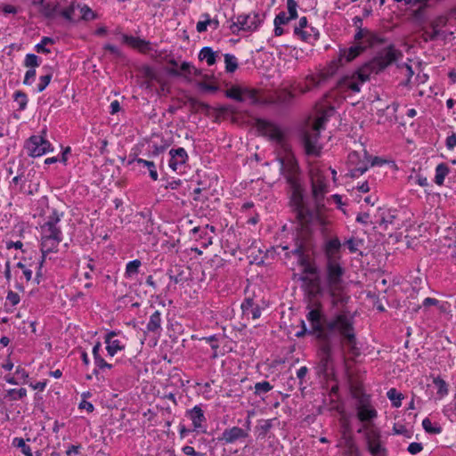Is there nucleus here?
<instances>
[{
	"label": "nucleus",
	"mask_w": 456,
	"mask_h": 456,
	"mask_svg": "<svg viewBox=\"0 0 456 456\" xmlns=\"http://www.w3.org/2000/svg\"><path fill=\"white\" fill-rule=\"evenodd\" d=\"M13 98L14 102L19 105V110H23L26 109L28 103V97L26 94L21 91H17L14 93Z\"/></svg>",
	"instance_id": "nucleus-38"
},
{
	"label": "nucleus",
	"mask_w": 456,
	"mask_h": 456,
	"mask_svg": "<svg viewBox=\"0 0 456 456\" xmlns=\"http://www.w3.org/2000/svg\"><path fill=\"white\" fill-rule=\"evenodd\" d=\"M333 112H334V109L333 108H330V109L325 110L324 111H322L316 118V120L314 121V125H313V126L311 128L320 132L322 129L324 128L325 123L327 122L329 117H330L333 114Z\"/></svg>",
	"instance_id": "nucleus-25"
},
{
	"label": "nucleus",
	"mask_w": 456,
	"mask_h": 456,
	"mask_svg": "<svg viewBox=\"0 0 456 456\" xmlns=\"http://www.w3.org/2000/svg\"><path fill=\"white\" fill-rule=\"evenodd\" d=\"M17 267L21 269L23 272L24 276L26 277V280L28 281L32 278V271L30 269H28L24 264L21 262H19L17 264Z\"/></svg>",
	"instance_id": "nucleus-57"
},
{
	"label": "nucleus",
	"mask_w": 456,
	"mask_h": 456,
	"mask_svg": "<svg viewBox=\"0 0 456 456\" xmlns=\"http://www.w3.org/2000/svg\"><path fill=\"white\" fill-rule=\"evenodd\" d=\"M364 433L365 441L370 453L373 456L384 453L387 450L382 445L380 441V432L375 428H368L364 427L358 429V433Z\"/></svg>",
	"instance_id": "nucleus-8"
},
{
	"label": "nucleus",
	"mask_w": 456,
	"mask_h": 456,
	"mask_svg": "<svg viewBox=\"0 0 456 456\" xmlns=\"http://www.w3.org/2000/svg\"><path fill=\"white\" fill-rule=\"evenodd\" d=\"M12 444L18 448H20L22 453L25 456H33L30 447L25 444V441L23 438L15 437L12 441Z\"/></svg>",
	"instance_id": "nucleus-36"
},
{
	"label": "nucleus",
	"mask_w": 456,
	"mask_h": 456,
	"mask_svg": "<svg viewBox=\"0 0 456 456\" xmlns=\"http://www.w3.org/2000/svg\"><path fill=\"white\" fill-rule=\"evenodd\" d=\"M308 24L306 17H301L298 21V25L294 28V34L297 36L303 41L309 42L311 40H316V33L310 34L308 33Z\"/></svg>",
	"instance_id": "nucleus-20"
},
{
	"label": "nucleus",
	"mask_w": 456,
	"mask_h": 456,
	"mask_svg": "<svg viewBox=\"0 0 456 456\" xmlns=\"http://www.w3.org/2000/svg\"><path fill=\"white\" fill-rule=\"evenodd\" d=\"M61 240H52V239H43L41 238L40 250L42 253L41 261L39 263V270L37 273L36 280L37 282L39 283V277L41 276V267L45 261L46 255L51 252H57L59 244Z\"/></svg>",
	"instance_id": "nucleus-11"
},
{
	"label": "nucleus",
	"mask_w": 456,
	"mask_h": 456,
	"mask_svg": "<svg viewBox=\"0 0 456 456\" xmlns=\"http://www.w3.org/2000/svg\"><path fill=\"white\" fill-rule=\"evenodd\" d=\"M434 382L438 387L439 394L444 395V394L447 393L446 383L443 379H435Z\"/></svg>",
	"instance_id": "nucleus-60"
},
{
	"label": "nucleus",
	"mask_w": 456,
	"mask_h": 456,
	"mask_svg": "<svg viewBox=\"0 0 456 456\" xmlns=\"http://www.w3.org/2000/svg\"><path fill=\"white\" fill-rule=\"evenodd\" d=\"M123 41L134 47V48H137L139 49L140 51H142V52H145L147 50H149V43L146 42L145 40H142L139 37H132V36H127V35H124L123 36Z\"/></svg>",
	"instance_id": "nucleus-23"
},
{
	"label": "nucleus",
	"mask_w": 456,
	"mask_h": 456,
	"mask_svg": "<svg viewBox=\"0 0 456 456\" xmlns=\"http://www.w3.org/2000/svg\"><path fill=\"white\" fill-rule=\"evenodd\" d=\"M256 125L257 131L268 137L282 151L278 155L280 170L290 187V202L298 205L301 201L299 167L287 142L285 133L276 124L265 119H257Z\"/></svg>",
	"instance_id": "nucleus-3"
},
{
	"label": "nucleus",
	"mask_w": 456,
	"mask_h": 456,
	"mask_svg": "<svg viewBox=\"0 0 456 456\" xmlns=\"http://www.w3.org/2000/svg\"><path fill=\"white\" fill-rule=\"evenodd\" d=\"M449 167L445 163H440L436 167L435 183L443 185L445 176L449 174Z\"/></svg>",
	"instance_id": "nucleus-28"
},
{
	"label": "nucleus",
	"mask_w": 456,
	"mask_h": 456,
	"mask_svg": "<svg viewBox=\"0 0 456 456\" xmlns=\"http://www.w3.org/2000/svg\"><path fill=\"white\" fill-rule=\"evenodd\" d=\"M225 70L229 73L234 72L238 68L237 58L230 53L224 54Z\"/></svg>",
	"instance_id": "nucleus-33"
},
{
	"label": "nucleus",
	"mask_w": 456,
	"mask_h": 456,
	"mask_svg": "<svg viewBox=\"0 0 456 456\" xmlns=\"http://www.w3.org/2000/svg\"><path fill=\"white\" fill-rule=\"evenodd\" d=\"M357 417L362 422L377 418V411L370 404V397L357 402Z\"/></svg>",
	"instance_id": "nucleus-12"
},
{
	"label": "nucleus",
	"mask_w": 456,
	"mask_h": 456,
	"mask_svg": "<svg viewBox=\"0 0 456 456\" xmlns=\"http://www.w3.org/2000/svg\"><path fill=\"white\" fill-rule=\"evenodd\" d=\"M408 452L411 454H417L423 450V446L420 443H411L408 446Z\"/></svg>",
	"instance_id": "nucleus-54"
},
{
	"label": "nucleus",
	"mask_w": 456,
	"mask_h": 456,
	"mask_svg": "<svg viewBox=\"0 0 456 456\" xmlns=\"http://www.w3.org/2000/svg\"><path fill=\"white\" fill-rule=\"evenodd\" d=\"M423 428L426 430V432L430 434H439L441 432L440 428H436L433 426L431 420L428 418L424 419L422 421Z\"/></svg>",
	"instance_id": "nucleus-49"
},
{
	"label": "nucleus",
	"mask_w": 456,
	"mask_h": 456,
	"mask_svg": "<svg viewBox=\"0 0 456 456\" xmlns=\"http://www.w3.org/2000/svg\"><path fill=\"white\" fill-rule=\"evenodd\" d=\"M335 70H329L327 73L321 72L316 76L310 75L305 77V81L304 84H298L295 90L298 91L301 94H305L311 91L314 88H317L320 85L328 79L330 76H331Z\"/></svg>",
	"instance_id": "nucleus-10"
},
{
	"label": "nucleus",
	"mask_w": 456,
	"mask_h": 456,
	"mask_svg": "<svg viewBox=\"0 0 456 456\" xmlns=\"http://www.w3.org/2000/svg\"><path fill=\"white\" fill-rule=\"evenodd\" d=\"M403 54L394 46L383 49L374 60L361 67L352 75L343 77L338 83L342 90H350L354 93L361 91V86L370 80L372 72L378 73L402 58Z\"/></svg>",
	"instance_id": "nucleus-4"
},
{
	"label": "nucleus",
	"mask_w": 456,
	"mask_h": 456,
	"mask_svg": "<svg viewBox=\"0 0 456 456\" xmlns=\"http://www.w3.org/2000/svg\"><path fill=\"white\" fill-rule=\"evenodd\" d=\"M183 452L190 456H203V453L196 452L193 447L186 445L183 447Z\"/></svg>",
	"instance_id": "nucleus-59"
},
{
	"label": "nucleus",
	"mask_w": 456,
	"mask_h": 456,
	"mask_svg": "<svg viewBox=\"0 0 456 456\" xmlns=\"http://www.w3.org/2000/svg\"><path fill=\"white\" fill-rule=\"evenodd\" d=\"M59 15L69 20H76L78 19L77 4L71 3L69 6L64 8L60 4Z\"/></svg>",
	"instance_id": "nucleus-24"
},
{
	"label": "nucleus",
	"mask_w": 456,
	"mask_h": 456,
	"mask_svg": "<svg viewBox=\"0 0 456 456\" xmlns=\"http://www.w3.org/2000/svg\"><path fill=\"white\" fill-rule=\"evenodd\" d=\"M248 432L241 428L232 427L224 430L220 440L224 441L225 444H233L238 440L248 437Z\"/></svg>",
	"instance_id": "nucleus-16"
},
{
	"label": "nucleus",
	"mask_w": 456,
	"mask_h": 456,
	"mask_svg": "<svg viewBox=\"0 0 456 456\" xmlns=\"http://www.w3.org/2000/svg\"><path fill=\"white\" fill-rule=\"evenodd\" d=\"M291 20L292 19H289V15H287L286 12H281L276 15L274 19V23L285 25L289 23Z\"/></svg>",
	"instance_id": "nucleus-52"
},
{
	"label": "nucleus",
	"mask_w": 456,
	"mask_h": 456,
	"mask_svg": "<svg viewBox=\"0 0 456 456\" xmlns=\"http://www.w3.org/2000/svg\"><path fill=\"white\" fill-rule=\"evenodd\" d=\"M369 160H360L359 163L355 165L354 168L351 169V176L352 177H359L362 174H364L369 168Z\"/></svg>",
	"instance_id": "nucleus-32"
},
{
	"label": "nucleus",
	"mask_w": 456,
	"mask_h": 456,
	"mask_svg": "<svg viewBox=\"0 0 456 456\" xmlns=\"http://www.w3.org/2000/svg\"><path fill=\"white\" fill-rule=\"evenodd\" d=\"M447 23V19L444 16H439L431 21L430 27L432 28L431 31L424 30L422 37L424 41H433L436 40L440 33V28L444 27Z\"/></svg>",
	"instance_id": "nucleus-14"
},
{
	"label": "nucleus",
	"mask_w": 456,
	"mask_h": 456,
	"mask_svg": "<svg viewBox=\"0 0 456 456\" xmlns=\"http://www.w3.org/2000/svg\"><path fill=\"white\" fill-rule=\"evenodd\" d=\"M242 94V88L240 87H232L226 91V96L237 102L243 101L244 98Z\"/></svg>",
	"instance_id": "nucleus-43"
},
{
	"label": "nucleus",
	"mask_w": 456,
	"mask_h": 456,
	"mask_svg": "<svg viewBox=\"0 0 456 456\" xmlns=\"http://www.w3.org/2000/svg\"><path fill=\"white\" fill-rule=\"evenodd\" d=\"M287 7L289 11V19H296L297 17V4L295 0H287Z\"/></svg>",
	"instance_id": "nucleus-50"
},
{
	"label": "nucleus",
	"mask_w": 456,
	"mask_h": 456,
	"mask_svg": "<svg viewBox=\"0 0 456 456\" xmlns=\"http://www.w3.org/2000/svg\"><path fill=\"white\" fill-rule=\"evenodd\" d=\"M186 416L191 420L193 430L198 432H206L203 424L207 419L200 406L195 405L192 409L188 410L186 411Z\"/></svg>",
	"instance_id": "nucleus-13"
},
{
	"label": "nucleus",
	"mask_w": 456,
	"mask_h": 456,
	"mask_svg": "<svg viewBox=\"0 0 456 456\" xmlns=\"http://www.w3.org/2000/svg\"><path fill=\"white\" fill-rule=\"evenodd\" d=\"M36 77V69H29L27 70L24 77L23 83L25 85H31L32 81L35 79Z\"/></svg>",
	"instance_id": "nucleus-55"
},
{
	"label": "nucleus",
	"mask_w": 456,
	"mask_h": 456,
	"mask_svg": "<svg viewBox=\"0 0 456 456\" xmlns=\"http://www.w3.org/2000/svg\"><path fill=\"white\" fill-rule=\"evenodd\" d=\"M346 456H362V453L356 445V444L352 440L349 439L346 441Z\"/></svg>",
	"instance_id": "nucleus-42"
},
{
	"label": "nucleus",
	"mask_w": 456,
	"mask_h": 456,
	"mask_svg": "<svg viewBox=\"0 0 456 456\" xmlns=\"http://www.w3.org/2000/svg\"><path fill=\"white\" fill-rule=\"evenodd\" d=\"M20 296L18 293L10 290L6 297V301L9 302L12 306L16 305L20 302Z\"/></svg>",
	"instance_id": "nucleus-53"
},
{
	"label": "nucleus",
	"mask_w": 456,
	"mask_h": 456,
	"mask_svg": "<svg viewBox=\"0 0 456 456\" xmlns=\"http://www.w3.org/2000/svg\"><path fill=\"white\" fill-rule=\"evenodd\" d=\"M161 323V313L159 310H156L150 316V320L146 325L147 332L159 334L162 330Z\"/></svg>",
	"instance_id": "nucleus-22"
},
{
	"label": "nucleus",
	"mask_w": 456,
	"mask_h": 456,
	"mask_svg": "<svg viewBox=\"0 0 456 456\" xmlns=\"http://www.w3.org/2000/svg\"><path fill=\"white\" fill-rule=\"evenodd\" d=\"M135 161L138 164H142L143 167H147V170H149L150 176L152 180H158L159 175L153 161H149L142 159H137Z\"/></svg>",
	"instance_id": "nucleus-31"
},
{
	"label": "nucleus",
	"mask_w": 456,
	"mask_h": 456,
	"mask_svg": "<svg viewBox=\"0 0 456 456\" xmlns=\"http://www.w3.org/2000/svg\"><path fill=\"white\" fill-rule=\"evenodd\" d=\"M242 102H248L249 103H255L257 101L256 92L248 88H242Z\"/></svg>",
	"instance_id": "nucleus-44"
},
{
	"label": "nucleus",
	"mask_w": 456,
	"mask_h": 456,
	"mask_svg": "<svg viewBox=\"0 0 456 456\" xmlns=\"http://www.w3.org/2000/svg\"><path fill=\"white\" fill-rule=\"evenodd\" d=\"M345 245L348 248L349 251L352 252V253H354V252H356L358 250L359 243L354 238H351V239L347 240L345 242Z\"/></svg>",
	"instance_id": "nucleus-56"
},
{
	"label": "nucleus",
	"mask_w": 456,
	"mask_h": 456,
	"mask_svg": "<svg viewBox=\"0 0 456 456\" xmlns=\"http://www.w3.org/2000/svg\"><path fill=\"white\" fill-rule=\"evenodd\" d=\"M169 167L174 171H176L179 168V167L184 165L188 159V154L186 151L182 147H179L177 149H171L169 151Z\"/></svg>",
	"instance_id": "nucleus-15"
},
{
	"label": "nucleus",
	"mask_w": 456,
	"mask_h": 456,
	"mask_svg": "<svg viewBox=\"0 0 456 456\" xmlns=\"http://www.w3.org/2000/svg\"><path fill=\"white\" fill-rule=\"evenodd\" d=\"M456 146V134H452L446 138V147L452 150Z\"/></svg>",
	"instance_id": "nucleus-63"
},
{
	"label": "nucleus",
	"mask_w": 456,
	"mask_h": 456,
	"mask_svg": "<svg viewBox=\"0 0 456 456\" xmlns=\"http://www.w3.org/2000/svg\"><path fill=\"white\" fill-rule=\"evenodd\" d=\"M255 395H261L273 389V386L268 381L257 382L255 384Z\"/></svg>",
	"instance_id": "nucleus-37"
},
{
	"label": "nucleus",
	"mask_w": 456,
	"mask_h": 456,
	"mask_svg": "<svg viewBox=\"0 0 456 456\" xmlns=\"http://www.w3.org/2000/svg\"><path fill=\"white\" fill-rule=\"evenodd\" d=\"M142 265V262L139 259L130 261L126 265L125 276L126 278H132L139 273V268Z\"/></svg>",
	"instance_id": "nucleus-29"
},
{
	"label": "nucleus",
	"mask_w": 456,
	"mask_h": 456,
	"mask_svg": "<svg viewBox=\"0 0 456 456\" xmlns=\"http://www.w3.org/2000/svg\"><path fill=\"white\" fill-rule=\"evenodd\" d=\"M24 64L26 67L35 69L36 67L39 66V59L34 53H28L25 57Z\"/></svg>",
	"instance_id": "nucleus-48"
},
{
	"label": "nucleus",
	"mask_w": 456,
	"mask_h": 456,
	"mask_svg": "<svg viewBox=\"0 0 456 456\" xmlns=\"http://www.w3.org/2000/svg\"><path fill=\"white\" fill-rule=\"evenodd\" d=\"M193 67L189 63V62H183L180 66V69H171L169 70V73L172 74V75H175V76H179L181 75L182 73H188V74H191V69Z\"/></svg>",
	"instance_id": "nucleus-46"
},
{
	"label": "nucleus",
	"mask_w": 456,
	"mask_h": 456,
	"mask_svg": "<svg viewBox=\"0 0 456 456\" xmlns=\"http://www.w3.org/2000/svg\"><path fill=\"white\" fill-rule=\"evenodd\" d=\"M78 10V19H83L85 20H94L95 15L94 12L86 5L81 6L77 4Z\"/></svg>",
	"instance_id": "nucleus-35"
},
{
	"label": "nucleus",
	"mask_w": 456,
	"mask_h": 456,
	"mask_svg": "<svg viewBox=\"0 0 456 456\" xmlns=\"http://www.w3.org/2000/svg\"><path fill=\"white\" fill-rule=\"evenodd\" d=\"M60 220V215L53 209L52 214L47 216L46 221L40 227L41 238L62 240V232L58 226Z\"/></svg>",
	"instance_id": "nucleus-6"
},
{
	"label": "nucleus",
	"mask_w": 456,
	"mask_h": 456,
	"mask_svg": "<svg viewBox=\"0 0 456 456\" xmlns=\"http://www.w3.org/2000/svg\"><path fill=\"white\" fill-rule=\"evenodd\" d=\"M25 149L28 155L32 158L41 157L53 151L50 142L41 135L30 136L25 143Z\"/></svg>",
	"instance_id": "nucleus-7"
},
{
	"label": "nucleus",
	"mask_w": 456,
	"mask_h": 456,
	"mask_svg": "<svg viewBox=\"0 0 456 456\" xmlns=\"http://www.w3.org/2000/svg\"><path fill=\"white\" fill-rule=\"evenodd\" d=\"M264 14L259 13H248L240 14L236 17V20L232 21L230 28L233 34L238 33L240 30L243 31H253L256 30L264 20Z\"/></svg>",
	"instance_id": "nucleus-5"
},
{
	"label": "nucleus",
	"mask_w": 456,
	"mask_h": 456,
	"mask_svg": "<svg viewBox=\"0 0 456 456\" xmlns=\"http://www.w3.org/2000/svg\"><path fill=\"white\" fill-rule=\"evenodd\" d=\"M387 395L395 407H399L401 405L403 396L402 394L398 393L395 388L389 389L387 393Z\"/></svg>",
	"instance_id": "nucleus-39"
},
{
	"label": "nucleus",
	"mask_w": 456,
	"mask_h": 456,
	"mask_svg": "<svg viewBox=\"0 0 456 456\" xmlns=\"http://www.w3.org/2000/svg\"><path fill=\"white\" fill-rule=\"evenodd\" d=\"M116 333L114 331L109 332L105 336L106 350L110 356H114L118 351L125 348V345L120 340L115 338Z\"/></svg>",
	"instance_id": "nucleus-19"
},
{
	"label": "nucleus",
	"mask_w": 456,
	"mask_h": 456,
	"mask_svg": "<svg viewBox=\"0 0 456 456\" xmlns=\"http://www.w3.org/2000/svg\"><path fill=\"white\" fill-rule=\"evenodd\" d=\"M340 240L338 238L329 240L325 243L324 254L326 258V288L330 298V311L333 315L328 320L322 314V305L315 302L314 308H311L306 314L310 322L311 330L320 340V350L322 354V364L324 368L332 362L334 347L332 338L337 335L339 342L341 356H345V348L347 347L350 354H358L356 347V335L354 327L353 318L350 317L346 305L350 297L346 292V282L343 279L345 268L339 262Z\"/></svg>",
	"instance_id": "nucleus-1"
},
{
	"label": "nucleus",
	"mask_w": 456,
	"mask_h": 456,
	"mask_svg": "<svg viewBox=\"0 0 456 456\" xmlns=\"http://www.w3.org/2000/svg\"><path fill=\"white\" fill-rule=\"evenodd\" d=\"M80 448H81L80 444L70 445L68 448V450L66 451L67 456H76V455H78L80 453Z\"/></svg>",
	"instance_id": "nucleus-61"
},
{
	"label": "nucleus",
	"mask_w": 456,
	"mask_h": 456,
	"mask_svg": "<svg viewBox=\"0 0 456 456\" xmlns=\"http://www.w3.org/2000/svg\"><path fill=\"white\" fill-rule=\"evenodd\" d=\"M7 395L12 400H20L27 395V390L25 388L9 389L7 391Z\"/></svg>",
	"instance_id": "nucleus-47"
},
{
	"label": "nucleus",
	"mask_w": 456,
	"mask_h": 456,
	"mask_svg": "<svg viewBox=\"0 0 456 456\" xmlns=\"http://www.w3.org/2000/svg\"><path fill=\"white\" fill-rule=\"evenodd\" d=\"M241 308H242V311H243V314H249V310L251 308H253V300L252 299H246L242 305H241Z\"/></svg>",
	"instance_id": "nucleus-62"
},
{
	"label": "nucleus",
	"mask_w": 456,
	"mask_h": 456,
	"mask_svg": "<svg viewBox=\"0 0 456 456\" xmlns=\"http://www.w3.org/2000/svg\"><path fill=\"white\" fill-rule=\"evenodd\" d=\"M312 198L314 209H311L304 201L303 188L300 184L301 201L298 205L290 202L296 217L301 226L295 238V248L292 252L298 256L302 263L306 262L308 252L313 247L312 232L315 226L325 232L330 220L327 216L328 208L325 205V195L328 192V183L323 174L318 168L310 170Z\"/></svg>",
	"instance_id": "nucleus-2"
},
{
	"label": "nucleus",
	"mask_w": 456,
	"mask_h": 456,
	"mask_svg": "<svg viewBox=\"0 0 456 456\" xmlns=\"http://www.w3.org/2000/svg\"><path fill=\"white\" fill-rule=\"evenodd\" d=\"M100 349H101V344L98 342L93 347V354H94V363H95L96 367H98L99 369H104V368L110 369L112 367V365L108 363L102 358V356L100 355V354H99Z\"/></svg>",
	"instance_id": "nucleus-27"
},
{
	"label": "nucleus",
	"mask_w": 456,
	"mask_h": 456,
	"mask_svg": "<svg viewBox=\"0 0 456 456\" xmlns=\"http://www.w3.org/2000/svg\"><path fill=\"white\" fill-rule=\"evenodd\" d=\"M43 14L48 18H53L59 15L60 4L51 5L49 4L43 6Z\"/></svg>",
	"instance_id": "nucleus-40"
},
{
	"label": "nucleus",
	"mask_w": 456,
	"mask_h": 456,
	"mask_svg": "<svg viewBox=\"0 0 456 456\" xmlns=\"http://www.w3.org/2000/svg\"><path fill=\"white\" fill-rule=\"evenodd\" d=\"M367 48L368 44L362 45V43H355L348 49L341 52L339 61H343L345 60L346 62H349L359 56Z\"/></svg>",
	"instance_id": "nucleus-18"
},
{
	"label": "nucleus",
	"mask_w": 456,
	"mask_h": 456,
	"mask_svg": "<svg viewBox=\"0 0 456 456\" xmlns=\"http://www.w3.org/2000/svg\"><path fill=\"white\" fill-rule=\"evenodd\" d=\"M370 39L371 36L367 31L363 30H359L354 36L356 43H362V45L368 44V47L371 45Z\"/></svg>",
	"instance_id": "nucleus-41"
},
{
	"label": "nucleus",
	"mask_w": 456,
	"mask_h": 456,
	"mask_svg": "<svg viewBox=\"0 0 456 456\" xmlns=\"http://www.w3.org/2000/svg\"><path fill=\"white\" fill-rule=\"evenodd\" d=\"M216 53L208 46L203 47L199 53L200 60L206 61L208 66H212L216 63Z\"/></svg>",
	"instance_id": "nucleus-26"
},
{
	"label": "nucleus",
	"mask_w": 456,
	"mask_h": 456,
	"mask_svg": "<svg viewBox=\"0 0 456 456\" xmlns=\"http://www.w3.org/2000/svg\"><path fill=\"white\" fill-rule=\"evenodd\" d=\"M53 40L52 38L45 37L42 38L41 42L35 46L36 51L37 53H50V50L48 48H46V45L48 44H53Z\"/></svg>",
	"instance_id": "nucleus-45"
},
{
	"label": "nucleus",
	"mask_w": 456,
	"mask_h": 456,
	"mask_svg": "<svg viewBox=\"0 0 456 456\" xmlns=\"http://www.w3.org/2000/svg\"><path fill=\"white\" fill-rule=\"evenodd\" d=\"M104 49L110 52L112 54H114L116 56H120V54H121L119 49L117 46L110 45V44L105 45Z\"/></svg>",
	"instance_id": "nucleus-64"
},
{
	"label": "nucleus",
	"mask_w": 456,
	"mask_h": 456,
	"mask_svg": "<svg viewBox=\"0 0 456 456\" xmlns=\"http://www.w3.org/2000/svg\"><path fill=\"white\" fill-rule=\"evenodd\" d=\"M320 132L310 128L302 136V142L305 152L307 156L319 157L322 151V145L319 143Z\"/></svg>",
	"instance_id": "nucleus-9"
},
{
	"label": "nucleus",
	"mask_w": 456,
	"mask_h": 456,
	"mask_svg": "<svg viewBox=\"0 0 456 456\" xmlns=\"http://www.w3.org/2000/svg\"><path fill=\"white\" fill-rule=\"evenodd\" d=\"M348 386L352 396L357 402L370 397L368 395L364 393L362 384L359 380H356L351 376L348 378Z\"/></svg>",
	"instance_id": "nucleus-21"
},
{
	"label": "nucleus",
	"mask_w": 456,
	"mask_h": 456,
	"mask_svg": "<svg viewBox=\"0 0 456 456\" xmlns=\"http://www.w3.org/2000/svg\"><path fill=\"white\" fill-rule=\"evenodd\" d=\"M211 22H212V20H210V19L199 21L196 26L197 31L200 33L206 31L208 28V25H209Z\"/></svg>",
	"instance_id": "nucleus-58"
},
{
	"label": "nucleus",
	"mask_w": 456,
	"mask_h": 456,
	"mask_svg": "<svg viewBox=\"0 0 456 456\" xmlns=\"http://www.w3.org/2000/svg\"><path fill=\"white\" fill-rule=\"evenodd\" d=\"M39 79H40V82L37 85V91L43 92L46 88V86L49 85V83L52 79V75L46 74V75L41 76Z\"/></svg>",
	"instance_id": "nucleus-51"
},
{
	"label": "nucleus",
	"mask_w": 456,
	"mask_h": 456,
	"mask_svg": "<svg viewBox=\"0 0 456 456\" xmlns=\"http://www.w3.org/2000/svg\"><path fill=\"white\" fill-rule=\"evenodd\" d=\"M379 224L387 227V224H392L394 223L395 215L389 209H379Z\"/></svg>",
	"instance_id": "nucleus-30"
},
{
	"label": "nucleus",
	"mask_w": 456,
	"mask_h": 456,
	"mask_svg": "<svg viewBox=\"0 0 456 456\" xmlns=\"http://www.w3.org/2000/svg\"><path fill=\"white\" fill-rule=\"evenodd\" d=\"M272 419H265L261 420L260 423L257 425L256 429L258 432V437L265 438L267 435V433L272 428Z\"/></svg>",
	"instance_id": "nucleus-34"
},
{
	"label": "nucleus",
	"mask_w": 456,
	"mask_h": 456,
	"mask_svg": "<svg viewBox=\"0 0 456 456\" xmlns=\"http://www.w3.org/2000/svg\"><path fill=\"white\" fill-rule=\"evenodd\" d=\"M307 291H308L309 296L314 298L322 296L323 294L329 295L327 288H326V269L324 270L323 286L321 285L318 279H311V280H309V282H308ZM328 297H329V300L330 301V296H328Z\"/></svg>",
	"instance_id": "nucleus-17"
}]
</instances>
